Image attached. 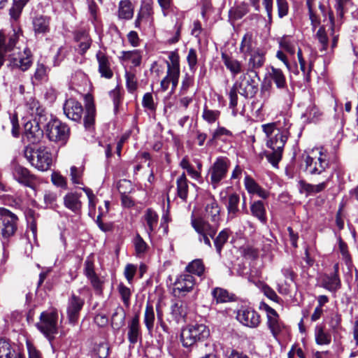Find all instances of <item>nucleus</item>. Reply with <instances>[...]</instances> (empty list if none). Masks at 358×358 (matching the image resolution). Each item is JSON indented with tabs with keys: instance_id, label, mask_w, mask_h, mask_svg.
Returning <instances> with one entry per match:
<instances>
[{
	"instance_id": "f257e3e1",
	"label": "nucleus",
	"mask_w": 358,
	"mask_h": 358,
	"mask_svg": "<svg viewBox=\"0 0 358 358\" xmlns=\"http://www.w3.org/2000/svg\"><path fill=\"white\" fill-rule=\"evenodd\" d=\"M17 36L13 34L3 36L0 34V69L6 61L8 67L12 69L27 71L33 64V55L29 48H26L23 52H19L16 48Z\"/></svg>"
},
{
	"instance_id": "f03ea898",
	"label": "nucleus",
	"mask_w": 358,
	"mask_h": 358,
	"mask_svg": "<svg viewBox=\"0 0 358 358\" xmlns=\"http://www.w3.org/2000/svg\"><path fill=\"white\" fill-rule=\"evenodd\" d=\"M24 156L30 164L41 171L49 170L52 164V155L50 149L44 145L24 147Z\"/></svg>"
},
{
	"instance_id": "7ed1b4c3",
	"label": "nucleus",
	"mask_w": 358,
	"mask_h": 358,
	"mask_svg": "<svg viewBox=\"0 0 358 358\" xmlns=\"http://www.w3.org/2000/svg\"><path fill=\"white\" fill-rule=\"evenodd\" d=\"M169 59L170 62H166V76L160 83V87L163 92L169 89L170 83L172 85V91L175 90L180 78V57L177 50L170 52Z\"/></svg>"
},
{
	"instance_id": "20e7f679",
	"label": "nucleus",
	"mask_w": 358,
	"mask_h": 358,
	"mask_svg": "<svg viewBox=\"0 0 358 358\" xmlns=\"http://www.w3.org/2000/svg\"><path fill=\"white\" fill-rule=\"evenodd\" d=\"M231 165L230 160L227 157H218L210 166L208 171V183L213 189L218 187L221 182L227 176Z\"/></svg>"
},
{
	"instance_id": "39448f33",
	"label": "nucleus",
	"mask_w": 358,
	"mask_h": 358,
	"mask_svg": "<svg viewBox=\"0 0 358 358\" xmlns=\"http://www.w3.org/2000/svg\"><path fill=\"white\" fill-rule=\"evenodd\" d=\"M45 134L50 141L65 145L70 136V128L58 119H51L45 126Z\"/></svg>"
},
{
	"instance_id": "423d86ee",
	"label": "nucleus",
	"mask_w": 358,
	"mask_h": 358,
	"mask_svg": "<svg viewBox=\"0 0 358 358\" xmlns=\"http://www.w3.org/2000/svg\"><path fill=\"white\" fill-rule=\"evenodd\" d=\"M58 314L56 311L41 313L40 320L36 324L37 329L45 336L50 342L55 338L57 334Z\"/></svg>"
},
{
	"instance_id": "0eeeda50",
	"label": "nucleus",
	"mask_w": 358,
	"mask_h": 358,
	"mask_svg": "<svg viewBox=\"0 0 358 358\" xmlns=\"http://www.w3.org/2000/svg\"><path fill=\"white\" fill-rule=\"evenodd\" d=\"M192 227L199 234V241H203V243L211 248V242L209 237L214 238L219 224L213 223L210 224L207 220L202 217L192 218L191 220Z\"/></svg>"
},
{
	"instance_id": "6e6552de",
	"label": "nucleus",
	"mask_w": 358,
	"mask_h": 358,
	"mask_svg": "<svg viewBox=\"0 0 358 358\" xmlns=\"http://www.w3.org/2000/svg\"><path fill=\"white\" fill-rule=\"evenodd\" d=\"M0 237L8 240L17 229V217L6 208H0Z\"/></svg>"
},
{
	"instance_id": "1a4fd4ad",
	"label": "nucleus",
	"mask_w": 358,
	"mask_h": 358,
	"mask_svg": "<svg viewBox=\"0 0 358 358\" xmlns=\"http://www.w3.org/2000/svg\"><path fill=\"white\" fill-rule=\"evenodd\" d=\"M233 86L242 96L246 99L254 97L258 91L257 83L248 72L242 73L235 81Z\"/></svg>"
},
{
	"instance_id": "9d476101",
	"label": "nucleus",
	"mask_w": 358,
	"mask_h": 358,
	"mask_svg": "<svg viewBox=\"0 0 358 358\" xmlns=\"http://www.w3.org/2000/svg\"><path fill=\"white\" fill-rule=\"evenodd\" d=\"M41 118V117H39L38 120L34 118L27 121L24 124L23 140H27L31 144V145L39 143L43 136V131L39 126Z\"/></svg>"
},
{
	"instance_id": "9b49d317",
	"label": "nucleus",
	"mask_w": 358,
	"mask_h": 358,
	"mask_svg": "<svg viewBox=\"0 0 358 358\" xmlns=\"http://www.w3.org/2000/svg\"><path fill=\"white\" fill-rule=\"evenodd\" d=\"M305 171L310 175L322 174L329 167V162L326 156L321 152L318 157H313L307 155L304 159Z\"/></svg>"
},
{
	"instance_id": "f8f14e48",
	"label": "nucleus",
	"mask_w": 358,
	"mask_h": 358,
	"mask_svg": "<svg viewBox=\"0 0 358 358\" xmlns=\"http://www.w3.org/2000/svg\"><path fill=\"white\" fill-rule=\"evenodd\" d=\"M236 319L250 328H257L261 322L259 314L250 307H241L237 312Z\"/></svg>"
},
{
	"instance_id": "ddd939ff",
	"label": "nucleus",
	"mask_w": 358,
	"mask_h": 358,
	"mask_svg": "<svg viewBox=\"0 0 358 358\" xmlns=\"http://www.w3.org/2000/svg\"><path fill=\"white\" fill-rule=\"evenodd\" d=\"M85 304L84 299L72 294L68 299L66 313L70 324H75L79 318L80 313Z\"/></svg>"
},
{
	"instance_id": "4468645a",
	"label": "nucleus",
	"mask_w": 358,
	"mask_h": 358,
	"mask_svg": "<svg viewBox=\"0 0 358 358\" xmlns=\"http://www.w3.org/2000/svg\"><path fill=\"white\" fill-rule=\"evenodd\" d=\"M63 110L67 118L76 122L81 121L84 113L81 103L73 98L65 101L63 105Z\"/></svg>"
},
{
	"instance_id": "2eb2a0df",
	"label": "nucleus",
	"mask_w": 358,
	"mask_h": 358,
	"mask_svg": "<svg viewBox=\"0 0 358 358\" xmlns=\"http://www.w3.org/2000/svg\"><path fill=\"white\" fill-rule=\"evenodd\" d=\"M284 128L281 131L276 132L268 139L266 142L267 147L271 149L283 150L289 136V129L292 125L285 118H284Z\"/></svg>"
},
{
	"instance_id": "dca6fc26",
	"label": "nucleus",
	"mask_w": 358,
	"mask_h": 358,
	"mask_svg": "<svg viewBox=\"0 0 358 358\" xmlns=\"http://www.w3.org/2000/svg\"><path fill=\"white\" fill-rule=\"evenodd\" d=\"M51 19L49 16L37 14L31 19L32 30L36 38H42L50 32Z\"/></svg>"
},
{
	"instance_id": "f3484780",
	"label": "nucleus",
	"mask_w": 358,
	"mask_h": 358,
	"mask_svg": "<svg viewBox=\"0 0 358 358\" xmlns=\"http://www.w3.org/2000/svg\"><path fill=\"white\" fill-rule=\"evenodd\" d=\"M262 307L265 310L267 314V326L272 335L277 337L282 331L284 325L279 320V315L277 312L265 303H262Z\"/></svg>"
},
{
	"instance_id": "a211bd4d",
	"label": "nucleus",
	"mask_w": 358,
	"mask_h": 358,
	"mask_svg": "<svg viewBox=\"0 0 358 358\" xmlns=\"http://www.w3.org/2000/svg\"><path fill=\"white\" fill-rule=\"evenodd\" d=\"M13 176L15 180L24 186L34 188L36 183L37 178L31 171L20 165L15 166L13 171Z\"/></svg>"
},
{
	"instance_id": "6ab92c4d",
	"label": "nucleus",
	"mask_w": 358,
	"mask_h": 358,
	"mask_svg": "<svg viewBox=\"0 0 358 358\" xmlns=\"http://www.w3.org/2000/svg\"><path fill=\"white\" fill-rule=\"evenodd\" d=\"M195 284L196 280L194 277L186 272L177 277L174 282V290L178 291L182 295H185L193 289Z\"/></svg>"
},
{
	"instance_id": "aec40b11",
	"label": "nucleus",
	"mask_w": 358,
	"mask_h": 358,
	"mask_svg": "<svg viewBox=\"0 0 358 358\" xmlns=\"http://www.w3.org/2000/svg\"><path fill=\"white\" fill-rule=\"evenodd\" d=\"M266 52L264 48L248 55V69L246 72L257 75V70L264 66L266 62Z\"/></svg>"
},
{
	"instance_id": "412c9836",
	"label": "nucleus",
	"mask_w": 358,
	"mask_h": 358,
	"mask_svg": "<svg viewBox=\"0 0 358 358\" xmlns=\"http://www.w3.org/2000/svg\"><path fill=\"white\" fill-rule=\"evenodd\" d=\"M262 48L257 45V41L252 33L247 32L242 38L239 50L243 54L244 59H246L248 55L255 52Z\"/></svg>"
},
{
	"instance_id": "4be33fe9",
	"label": "nucleus",
	"mask_w": 358,
	"mask_h": 358,
	"mask_svg": "<svg viewBox=\"0 0 358 358\" xmlns=\"http://www.w3.org/2000/svg\"><path fill=\"white\" fill-rule=\"evenodd\" d=\"M98 62V71L101 76L106 79H110L113 76L109 57L106 52L99 50L96 54Z\"/></svg>"
},
{
	"instance_id": "5701e85b",
	"label": "nucleus",
	"mask_w": 358,
	"mask_h": 358,
	"mask_svg": "<svg viewBox=\"0 0 358 358\" xmlns=\"http://www.w3.org/2000/svg\"><path fill=\"white\" fill-rule=\"evenodd\" d=\"M333 271L329 274H326L322 280V286L330 292H336L340 289L341 283L338 275V264L334 265Z\"/></svg>"
},
{
	"instance_id": "b1692460",
	"label": "nucleus",
	"mask_w": 358,
	"mask_h": 358,
	"mask_svg": "<svg viewBox=\"0 0 358 358\" xmlns=\"http://www.w3.org/2000/svg\"><path fill=\"white\" fill-rule=\"evenodd\" d=\"M221 59L233 78L244 73V66L241 61L238 60L226 52H222Z\"/></svg>"
},
{
	"instance_id": "393cba45",
	"label": "nucleus",
	"mask_w": 358,
	"mask_h": 358,
	"mask_svg": "<svg viewBox=\"0 0 358 358\" xmlns=\"http://www.w3.org/2000/svg\"><path fill=\"white\" fill-rule=\"evenodd\" d=\"M73 38L78 43V52L81 55H84L90 49L92 43L89 33L85 29H79L74 32Z\"/></svg>"
},
{
	"instance_id": "a878e982",
	"label": "nucleus",
	"mask_w": 358,
	"mask_h": 358,
	"mask_svg": "<svg viewBox=\"0 0 358 358\" xmlns=\"http://www.w3.org/2000/svg\"><path fill=\"white\" fill-rule=\"evenodd\" d=\"M127 338L129 343L134 345L142 339L139 316L135 315L128 323Z\"/></svg>"
},
{
	"instance_id": "bb28decb",
	"label": "nucleus",
	"mask_w": 358,
	"mask_h": 358,
	"mask_svg": "<svg viewBox=\"0 0 358 358\" xmlns=\"http://www.w3.org/2000/svg\"><path fill=\"white\" fill-rule=\"evenodd\" d=\"M118 59L122 65H128L131 64L133 67L141 65L142 60L141 52L138 50L122 51Z\"/></svg>"
},
{
	"instance_id": "cd10ccee",
	"label": "nucleus",
	"mask_w": 358,
	"mask_h": 358,
	"mask_svg": "<svg viewBox=\"0 0 358 358\" xmlns=\"http://www.w3.org/2000/svg\"><path fill=\"white\" fill-rule=\"evenodd\" d=\"M49 69L43 63L37 62L33 76L31 78L33 85H40L48 80Z\"/></svg>"
},
{
	"instance_id": "c85d7f7f",
	"label": "nucleus",
	"mask_w": 358,
	"mask_h": 358,
	"mask_svg": "<svg viewBox=\"0 0 358 358\" xmlns=\"http://www.w3.org/2000/svg\"><path fill=\"white\" fill-rule=\"evenodd\" d=\"M81 194L76 192H69L64 197V205L66 208L75 213H78L82 208V202L80 200Z\"/></svg>"
},
{
	"instance_id": "c756f323",
	"label": "nucleus",
	"mask_w": 358,
	"mask_h": 358,
	"mask_svg": "<svg viewBox=\"0 0 358 358\" xmlns=\"http://www.w3.org/2000/svg\"><path fill=\"white\" fill-rule=\"evenodd\" d=\"M320 4H324L322 0H306L309 19L313 30L320 24V19L315 12L316 7L320 8Z\"/></svg>"
},
{
	"instance_id": "7c9ffc66",
	"label": "nucleus",
	"mask_w": 358,
	"mask_h": 358,
	"mask_svg": "<svg viewBox=\"0 0 358 358\" xmlns=\"http://www.w3.org/2000/svg\"><path fill=\"white\" fill-rule=\"evenodd\" d=\"M29 0H13V3L9 9V16L11 22L19 21L23 8L28 3Z\"/></svg>"
},
{
	"instance_id": "2f4dec72",
	"label": "nucleus",
	"mask_w": 358,
	"mask_h": 358,
	"mask_svg": "<svg viewBox=\"0 0 358 358\" xmlns=\"http://www.w3.org/2000/svg\"><path fill=\"white\" fill-rule=\"evenodd\" d=\"M211 294L216 303H227L236 300V296L234 294L229 293L227 289L221 287L214 288L211 292Z\"/></svg>"
},
{
	"instance_id": "473e14b6",
	"label": "nucleus",
	"mask_w": 358,
	"mask_h": 358,
	"mask_svg": "<svg viewBox=\"0 0 358 358\" xmlns=\"http://www.w3.org/2000/svg\"><path fill=\"white\" fill-rule=\"evenodd\" d=\"M268 76L275 84L277 88L284 89L287 87L286 78L281 69L271 66L268 71Z\"/></svg>"
},
{
	"instance_id": "72a5a7b5",
	"label": "nucleus",
	"mask_w": 358,
	"mask_h": 358,
	"mask_svg": "<svg viewBox=\"0 0 358 358\" xmlns=\"http://www.w3.org/2000/svg\"><path fill=\"white\" fill-rule=\"evenodd\" d=\"M206 215L213 223L219 224L220 220V208L217 202L213 199L208 203L205 208Z\"/></svg>"
},
{
	"instance_id": "f704fd0d",
	"label": "nucleus",
	"mask_w": 358,
	"mask_h": 358,
	"mask_svg": "<svg viewBox=\"0 0 358 358\" xmlns=\"http://www.w3.org/2000/svg\"><path fill=\"white\" fill-rule=\"evenodd\" d=\"M134 15V8L129 0H122L119 3L117 16L119 19L130 20Z\"/></svg>"
},
{
	"instance_id": "c9c22d12",
	"label": "nucleus",
	"mask_w": 358,
	"mask_h": 358,
	"mask_svg": "<svg viewBox=\"0 0 358 358\" xmlns=\"http://www.w3.org/2000/svg\"><path fill=\"white\" fill-rule=\"evenodd\" d=\"M188 180L185 173H182L176 180L177 195L183 201L187 200L188 196L189 186Z\"/></svg>"
},
{
	"instance_id": "e433bc0d",
	"label": "nucleus",
	"mask_w": 358,
	"mask_h": 358,
	"mask_svg": "<svg viewBox=\"0 0 358 358\" xmlns=\"http://www.w3.org/2000/svg\"><path fill=\"white\" fill-rule=\"evenodd\" d=\"M155 320V314L154 307L150 302L148 301L145 306L143 322L149 334H152L153 331Z\"/></svg>"
},
{
	"instance_id": "4c0bfd02",
	"label": "nucleus",
	"mask_w": 358,
	"mask_h": 358,
	"mask_svg": "<svg viewBox=\"0 0 358 358\" xmlns=\"http://www.w3.org/2000/svg\"><path fill=\"white\" fill-rule=\"evenodd\" d=\"M240 202V196L236 193H233L229 196L227 209L228 212V219H233L236 217Z\"/></svg>"
},
{
	"instance_id": "58836bf2",
	"label": "nucleus",
	"mask_w": 358,
	"mask_h": 358,
	"mask_svg": "<svg viewBox=\"0 0 358 358\" xmlns=\"http://www.w3.org/2000/svg\"><path fill=\"white\" fill-rule=\"evenodd\" d=\"M205 271L204 264L201 259H196L189 262L185 267V272L201 277Z\"/></svg>"
},
{
	"instance_id": "ea45409f",
	"label": "nucleus",
	"mask_w": 358,
	"mask_h": 358,
	"mask_svg": "<svg viewBox=\"0 0 358 358\" xmlns=\"http://www.w3.org/2000/svg\"><path fill=\"white\" fill-rule=\"evenodd\" d=\"M96 109L92 103H88L85 106L84 115V126L87 129L93 128L95 122Z\"/></svg>"
},
{
	"instance_id": "a19ab883",
	"label": "nucleus",
	"mask_w": 358,
	"mask_h": 358,
	"mask_svg": "<svg viewBox=\"0 0 358 358\" xmlns=\"http://www.w3.org/2000/svg\"><path fill=\"white\" fill-rule=\"evenodd\" d=\"M171 314L173 318L179 322L184 319L187 315L186 306L182 301H178L172 304L171 307Z\"/></svg>"
},
{
	"instance_id": "79ce46f5",
	"label": "nucleus",
	"mask_w": 358,
	"mask_h": 358,
	"mask_svg": "<svg viewBox=\"0 0 358 358\" xmlns=\"http://www.w3.org/2000/svg\"><path fill=\"white\" fill-rule=\"evenodd\" d=\"M250 210L252 215L260 222L263 223L266 222V209L262 201H257L252 203L250 206Z\"/></svg>"
},
{
	"instance_id": "37998d69",
	"label": "nucleus",
	"mask_w": 358,
	"mask_h": 358,
	"mask_svg": "<svg viewBox=\"0 0 358 358\" xmlns=\"http://www.w3.org/2000/svg\"><path fill=\"white\" fill-rule=\"evenodd\" d=\"M189 326L196 342L207 338L210 335L208 328L203 324H196Z\"/></svg>"
},
{
	"instance_id": "c03bdc74",
	"label": "nucleus",
	"mask_w": 358,
	"mask_h": 358,
	"mask_svg": "<svg viewBox=\"0 0 358 358\" xmlns=\"http://www.w3.org/2000/svg\"><path fill=\"white\" fill-rule=\"evenodd\" d=\"M231 234L230 229L226 228L222 230L217 237H214V245L217 252L220 255L224 244L227 242L229 235Z\"/></svg>"
},
{
	"instance_id": "a18cd8bd",
	"label": "nucleus",
	"mask_w": 358,
	"mask_h": 358,
	"mask_svg": "<svg viewBox=\"0 0 358 358\" xmlns=\"http://www.w3.org/2000/svg\"><path fill=\"white\" fill-rule=\"evenodd\" d=\"M334 6L338 17L343 19L344 15L353 6L352 0H335Z\"/></svg>"
},
{
	"instance_id": "49530a36",
	"label": "nucleus",
	"mask_w": 358,
	"mask_h": 358,
	"mask_svg": "<svg viewBox=\"0 0 358 358\" xmlns=\"http://www.w3.org/2000/svg\"><path fill=\"white\" fill-rule=\"evenodd\" d=\"M180 341L185 348L191 347L196 343L189 325L182 329L180 334Z\"/></svg>"
},
{
	"instance_id": "de8ad7c7",
	"label": "nucleus",
	"mask_w": 358,
	"mask_h": 358,
	"mask_svg": "<svg viewBox=\"0 0 358 358\" xmlns=\"http://www.w3.org/2000/svg\"><path fill=\"white\" fill-rule=\"evenodd\" d=\"M145 220L146 222L148 228L147 231L150 234L154 231L158 222L157 214L151 209H148L145 214Z\"/></svg>"
},
{
	"instance_id": "09e8293b",
	"label": "nucleus",
	"mask_w": 358,
	"mask_h": 358,
	"mask_svg": "<svg viewBox=\"0 0 358 358\" xmlns=\"http://www.w3.org/2000/svg\"><path fill=\"white\" fill-rule=\"evenodd\" d=\"M315 336L316 343L318 345H327L331 342V336L325 332L324 327L322 326H317L315 330Z\"/></svg>"
},
{
	"instance_id": "8fccbe9b",
	"label": "nucleus",
	"mask_w": 358,
	"mask_h": 358,
	"mask_svg": "<svg viewBox=\"0 0 358 358\" xmlns=\"http://www.w3.org/2000/svg\"><path fill=\"white\" fill-rule=\"evenodd\" d=\"M16 354L8 341L0 339V358H13Z\"/></svg>"
},
{
	"instance_id": "3c124183",
	"label": "nucleus",
	"mask_w": 358,
	"mask_h": 358,
	"mask_svg": "<svg viewBox=\"0 0 358 358\" xmlns=\"http://www.w3.org/2000/svg\"><path fill=\"white\" fill-rule=\"evenodd\" d=\"M124 319L125 313L124 309L121 307H117L112 315V326L114 328L120 329L124 324Z\"/></svg>"
},
{
	"instance_id": "603ef678",
	"label": "nucleus",
	"mask_w": 358,
	"mask_h": 358,
	"mask_svg": "<svg viewBox=\"0 0 358 358\" xmlns=\"http://www.w3.org/2000/svg\"><path fill=\"white\" fill-rule=\"evenodd\" d=\"M249 12V7L246 3H241L229 10L230 16L234 20L241 19Z\"/></svg>"
},
{
	"instance_id": "864d4df0",
	"label": "nucleus",
	"mask_w": 358,
	"mask_h": 358,
	"mask_svg": "<svg viewBox=\"0 0 358 358\" xmlns=\"http://www.w3.org/2000/svg\"><path fill=\"white\" fill-rule=\"evenodd\" d=\"M272 151H264V155L266 157L268 162L273 166H277L279 162L281 160L282 151L281 149H271Z\"/></svg>"
},
{
	"instance_id": "5fc2aeb1",
	"label": "nucleus",
	"mask_w": 358,
	"mask_h": 358,
	"mask_svg": "<svg viewBox=\"0 0 358 358\" xmlns=\"http://www.w3.org/2000/svg\"><path fill=\"white\" fill-rule=\"evenodd\" d=\"M315 37L321 45L320 51H327L329 45V38L325 30V27L324 26H322L319 28L316 33Z\"/></svg>"
},
{
	"instance_id": "6e6d98bb",
	"label": "nucleus",
	"mask_w": 358,
	"mask_h": 358,
	"mask_svg": "<svg viewBox=\"0 0 358 358\" xmlns=\"http://www.w3.org/2000/svg\"><path fill=\"white\" fill-rule=\"evenodd\" d=\"M262 127L263 131L266 134V137L268 139L271 138V136L274 135V134L281 131L284 128V126L282 127L280 124V122L279 121L278 123L273 122L263 124Z\"/></svg>"
},
{
	"instance_id": "4d7b16f0",
	"label": "nucleus",
	"mask_w": 358,
	"mask_h": 358,
	"mask_svg": "<svg viewBox=\"0 0 358 358\" xmlns=\"http://www.w3.org/2000/svg\"><path fill=\"white\" fill-rule=\"evenodd\" d=\"M220 115V112L217 110H210L206 106L203 108L202 114L203 119L209 124L215 122Z\"/></svg>"
},
{
	"instance_id": "13d9d810",
	"label": "nucleus",
	"mask_w": 358,
	"mask_h": 358,
	"mask_svg": "<svg viewBox=\"0 0 358 358\" xmlns=\"http://www.w3.org/2000/svg\"><path fill=\"white\" fill-rule=\"evenodd\" d=\"M118 292L121 296L124 305L129 308L130 306V299L131 292L129 287L125 286L124 284L120 283L117 287Z\"/></svg>"
},
{
	"instance_id": "bf43d9fd",
	"label": "nucleus",
	"mask_w": 358,
	"mask_h": 358,
	"mask_svg": "<svg viewBox=\"0 0 358 358\" xmlns=\"http://www.w3.org/2000/svg\"><path fill=\"white\" fill-rule=\"evenodd\" d=\"M125 79L127 90L130 93L134 92L136 90L138 86L136 75L131 71H126Z\"/></svg>"
},
{
	"instance_id": "052dcab7",
	"label": "nucleus",
	"mask_w": 358,
	"mask_h": 358,
	"mask_svg": "<svg viewBox=\"0 0 358 358\" xmlns=\"http://www.w3.org/2000/svg\"><path fill=\"white\" fill-rule=\"evenodd\" d=\"M222 136H231L232 133L223 127H218L213 133L211 138L208 141V145H212L216 140Z\"/></svg>"
},
{
	"instance_id": "680f3d73",
	"label": "nucleus",
	"mask_w": 358,
	"mask_h": 358,
	"mask_svg": "<svg viewBox=\"0 0 358 358\" xmlns=\"http://www.w3.org/2000/svg\"><path fill=\"white\" fill-rule=\"evenodd\" d=\"M134 245L138 256L144 255L147 251L148 245L139 234H137L134 238Z\"/></svg>"
},
{
	"instance_id": "e2e57ef3",
	"label": "nucleus",
	"mask_w": 358,
	"mask_h": 358,
	"mask_svg": "<svg viewBox=\"0 0 358 358\" xmlns=\"http://www.w3.org/2000/svg\"><path fill=\"white\" fill-rule=\"evenodd\" d=\"M187 61L189 68V70L194 73L196 70L197 66V54L196 50L194 48H190L188 51V54L187 55Z\"/></svg>"
},
{
	"instance_id": "0e129e2a",
	"label": "nucleus",
	"mask_w": 358,
	"mask_h": 358,
	"mask_svg": "<svg viewBox=\"0 0 358 358\" xmlns=\"http://www.w3.org/2000/svg\"><path fill=\"white\" fill-rule=\"evenodd\" d=\"M279 18H283L289 13V3L287 0H275Z\"/></svg>"
},
{
	"instance_id": "69168bd1",
	"label": "nucleus",
	"mask_w": 358,
	"mask_h": 358,
	"mask_svg": "<svg viewBox=\"0 0 358 358\" xmlns=\"http://www.w3.org/2000/svg\"><path fill=\"white\" fill-rule=\"evenodd\" d=\"M300 65V69L303 72L304 75V78L306 82H310V73L313 66V64L312 62H310L308 65H306V62L305 59L299 61Z\"/></svg>"
},
{
	"instance_id": "338daca9",
	"label": "nucleus",
	"mask_w": 358,
	"mask_h": 358,
	"mask_svg": "<svg viewBox=\"0 0 358 358\" xmlns=\"http://www.w3.org/2000/svg\"><path fill=\"white\" fill-rule=\"evenodd\" d=\"M338 241H339L338 246H339L340 252H341L343 259L345 261L346 264H349L351 262V256L348 251V245L342 240V238L341 237L339 238Z\"/></svg>"
},
{
	"instance_id": "774afa93",
	"label": "nucleus",
	"mask_w": 358,
	"mask_h": 358,
	"mask_svg": "<svg viewBox=\"0 0 358 358\" xmlns=\"http://www.w3.org/2000/svg\"><path fill=\"white\" fill-rule=\"evenodd\" d=\"M298 186L301 194H305L306 196L313 194V185L301 180L299 181Z\"/></svg>"
}]
</instances>
